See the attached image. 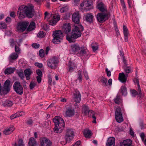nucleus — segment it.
Instances as JSON below:
<instances>
[{
    "label": "nucleus",
    "mask_w": 146,
    "mask_h": 146,
    "mask_svg": "<svg viewBox=\"0 0 146 146\" xmlns=\"http://www.w3.org/2000/svg\"><path fill=\"white\" fill-rule=\"evenodd\" d=\"M34 13V9L32 6H27L22 5L20 7L17 11V16L20 19L25 17V15L28 17H32Z\"/></svg>",
    "instance_id": "1"
},
{
    "label": "nucleus",
    "mask_w": 146,
    "mask_h": 146,
    "mask_svg": "<svg viewBox=\"0 0 146 146\" xmlns=\"http://www.w3.org/2000/svg\"><path fill=\"white\" fill-rule=\"evenodd\" d=\"M53 122L55 125L54 128V132L57 133H61L65 125L63 119L59 116H56L54 118Z\"/></svg>",
    "instance_id": "2"
},
{
    "label": "nucleus",
    "mask_w": 146,
    "mask_h": 146,
    "mask_svg": "<svg viewBox=\"0 0 146 146\" xmlns=\"http://www.w3.org/2000/svg\"><path fill=\"white\" fill-rule=\"evenodd\" d=\"M46 19H47V21H48L50 25H54L60 20V16L56 14L53 16L52 14L46 12Z\"/></svg>",
    "instance_id": "3"
},
{
    "label": "nucleus",
    "mask_w": 146,
    "mask_h": 146,
    "mask_svg": "<svg viewBox=\"0 0 146 146\" xmlns=\"http://www.w3.org/2000/svg\"><path fill=\"white\" fill-rule=\"evenodd\" d=\"M52 36L53 37L52 42L54 43L58 44L63 40V34L60 30H57L53 32Z\"/></svg>",
    "instance_id": "4"
},
{
    "label": "nucleus",
    "mask_w": 146,
    "mask_h": 146,
    "mask_svg": "<svg viewBox=\"0 0 146 146\" xmlns=\"http://www.w3.org/2000/svg\"><path fill=\"white\" fill-rule=\"evenodd\" d=\"M81 9L84 11H88L93 9L92 1L85 0L84 1L80 4Z\"/></svg>",
    "instance_id": "5"
},
{
    "label": "nucleus",
    "mask_w": 146,
    "mask_h": 146,
    "mask_svg": "<svg viewBox=\"0 0 146 146\" xmlns=\"http://www.w3.org/2000/svg\"><path fill=\"white\" fill-rule=\"evenodd\" d=\"M84 30L83 27L81 25H78L75 26L74 29L72 30V37L74 39L80 37L81 35V31Z\"/></svg>",
    "instance_id": "6"
},
{
    "label": "nucleus",
    "mask_w": 146,
    "mask_h": 146,
    "mask_svg": "<svg viewBox=\"0 0 146 146\" xmlns=\"http://www.w3.org/2000/svg\"><path fill=\"white\" fill-rule=\"evenodd\" d=\"M58 62V60L57 58L53 56L47 60V64L50 68L52 69H55L56 67Z\"/></svg>",
    "instance_id": "7"
},
{
    "label": "nucleus",
    "mask_w": 146,
    "mask_h": 146,
    "mask_svg": "<svg viewBox=\"0 0 146 146\" xmlns=\"http://www.w3.org/2000/svg\"><path fill=\"white\" fill-rule=\"evenodd\" d=\"M115 116L116 121L118 123L122 122L123 119L122 116L121 108L119 107L116 108Z\"/></svg>",
    "instance_id": "8"
},
{
    "label": "nucleus",
    "mask_w": 146,
    "mask_h": 146,
    "mask_svg": "<svg viewBox=\"0 0 146 146\" xmlns=\"http://www.w3.org/2000/svg\"><path fill=\"white\" fill-rule=\"evenodd\" d=\"M29 24V23L26 22H22L18 23L17 27V31L18 32L24 31L27 28Z\"/></svg>",
    "instance_id": "9"
},
{
    "label": "nucleus",
    "mask_w": 146,
    "mask_h": 146,
    "mask_svg": "<svg viewBox=\"0 0 146 146\" xmlns=\"http://www.w3.org/2000/svg\"><path fill=\"white\" fill-rule=\"evenodd\" d=\"M13 87L15 91L17 94L20 95H21L23 94V88L19 82H15L13 84Z\"/></svg>",
    "instance_id": "10"
},
{
    "label": "nucleus",
    "mask_w": 146,
    "mask_h": 146,
    "mask_svg": "<svg viewBox=\"0 0 146 146\" xmlns=\"http://www.w3.org/2000/svg\"><path fill=\"white\" fill-rule=\"evenodd\" d=\"M108 13H98L97 15L98 21L100 23L104 22L108 19Z\"/></svg>",
    "instance_id": "11"
},
{
    "label": "nucleus",
    "mask_w": 146,
    "mask_h": 146,
    "mask_svg": "<svg viewBox=\"0 0 146 146\" xmlns=\"http://www.w3.org/2000/svg\"><path fill=\"white\" fill-rule=\"evenodd\" d=\"M74 136L73 131L71 129H67L66 130L65 138L66 142H69L73 139Z\"/></svg>",
    "instance_id": "12"
},
{
    "label": "nucleus",
    "mask_w": 146,
    "mask_h": 146,
    "mask_svg": "<svg viewBox=\"0 0 146 146\" xmlns=\"http://www.w3.org/2000/svg\"><path fill=\"white\" fill-rule=\"evenodd\" d=\"M73 100L76 103H79L81 100V95L78 90H75L73 96Z\"/></svg>",
    "instance_id": "13"
},
{
    "label": "nucleus",
    "mask_w": 146,
    "mask_h": 146,
    "mask_svg": "<svg viewBox=\"0 0 146 146\" xmlns=\"http://www.w3.org/2000/svg\"><path fill=\"white\" fill-rule=\"evenodd\" d=\"M80 17L78 12H75L72 15V21L78 24L80 22Z\"/></svg>",
    "instance_id": "14"
},
{
    "label": "nucleus",
    "mask_w": 146,
    "mask_h": 146,
    "mask_svg": "<svg viewBox=\"0 0 146 146\" xmlns=\"http://www.w3.org/2000/svg\"><path fill=\"white\" fill-rule=\"evenodd\" d=\"M65 116L70 117L73 116L75 114V111L74 108L71 107L68 108L65 113Z\"/></svg>",
    "instance_id": "15"
},
{
    "label": "nucleus",
    "mask_w": 146,
    "mask_h": 146,
    "mask_svg": "<svg viewBox=\"0 0 146 146\" xmlns=\"http://www.w3.org/2000/svg\"><path fill=\"white\" fill-rule=\"evenodd\" d=\"M80 49V46L77 43L73 44L71 46V50L72 53L73 54L79 53Z\"/></svg>",
    "instance_id": "16"
},
{
    "label": "nucleus",
    "mask_w": 146,
    "mask_h": 146,
    "mask_svg": "<svg viewBox=\"0 0 146 146\" xmlns=\"http://www.w3.org/2000/svg\"><path fill=\"white\" fill-rule=\"evenodd\" d=\"M84 17L85 20L87 22L91 23L93 21L94 16L93 14L92 13H87L85 15Z\"/></svg>",
    "instance_id": "17"
},
{
    "label": "nucleus",
    "mask_w": 146,
    "mask_h": 146,
    "mask_svg": "<svg viewBox=\"0 0 146 146\" xmlns=\"http://www.w3.org/2000/svg\"><path fill=\"white\" fill-rule=\"evenodd\" d=\"M128 76V74H125L123 72L120 73L119 74L118 78L122 83H125L127 81Z\"/></svg>",
    "instance_id": "18"
},
{
    "label": "nucleus",
    "mask_w": 146,
    "mask_h": 146,
    "mask_svg": "<svg viewBox=\"0 0 146 146\" xmlns=\"http://www.w3.org/2000/svg\"><path fill=\"white\" fill-rule=\"evenodd\" d=\"M97 8L101 11L104 13H108L106 7L102 3H100L98 4Z\"/></svg>",
    "instance_id": "19"
},
{
    "label": "nucleus",
    "mask_w": 146,
    "mask_h": 146,
    "mask_svg": "<svg viewBox=\"0 0 146 146\" xmlns=\"http://www.w3.org/2000/svg\"><path fill=\"white\" fill-rule=\"evenodd\" d=\"M24 73L26 80H29L31 78L30 76L33 74V71L31 69L28 68L25 70Z\"/></svg>",
    "instance_id": "20"
},
{
    "label": "nucleus",
    "mask_w": 146,
    "mask_h": 146,
    "mask_svg": "<svg viewBox=\"0 0 146 146\" xmlns=\"http://www.w3.org/2000/svg\"><path fill=\"white\" fill-rule=\"evenodd\" d=\"M15 128L13 125H10L9 127L5 129L3 131V133L5 135H7L11 133L14 131Z\"/></svg>",
    "instance_id": "21"
},
{
    "label": "nucleus",
    "mask_w": 146,
    "mask_h": 146,
    "mask_svg": "<svg viewBox=\"0 0 146 146\" xmlns=\"http://www.w3.org/2000/svg\"><path fill=\"white\" fill-rule=\"evenodd\" d=\"M115 139L113 137H109L107 143V146H114Z\"/></svg>",
    "instance_id": "22"
},
{
    "label": "nucleus",
    "mask_w": 146,
    "mask_h": 146,
    "mask_svg": "<svg viewBox=\"0 0 146 146\" xmlns=\"http://www.w3.org/2000/svg\"><path fill=\"white\" fill-rule=\"evenodd\" d=\"M63 29L65 33L67 35L70 32L71 27L69 24H65L63 25Z\"/></svg>",
    "instance_id": "23"
},
{
    "label": "nucleus",
    "mask_w": 146,
    "mask_h": 146,
    "mask_svg": "<svg viewBox=\"0 0 146 146\" xmlns=\"http://www.w3.org/2000/svg\"><path fill=\"white\" fill-rule=\"evenodd\" d=\"M11 86L10 81L9 80H7L5 82L3 86V88L5 91L8 92L10 90Z\"/></svg>",
    "instance_id": "24"
},
{
    "label": "nucleus",
    "mask_w": 146,
    "mask_h": 146,
    "mask_svg": "<svg viewBox=\"0 0 146 146\" xmlns=\"http://www.w3.org/2000/svg\"><path fill=\"white\" fill-rule=\"evenodd\" d=\"M37 141L33 137H31L29 139L28 142L29 146H36Z\"/></svg>",
    "instance_id": "25"
},
{
    "label": "nucleus",
    "mask_w": 146,
    "mask_h": 146,
    "mask_svg": "<svg viewBox=\"0 0 146 146\" xmlns=\"http://www.w3.org/2000/svg\"><path fill=\"white\" fill-rule=\"evenodd\" d=\"M131 144V141L128 139L124 140L121 143L122 146H130Z\"/></svg>",
    "instance_id": "26"
},
{
    "label": "nucleus",
    "mask_w": 146,
    "mask_h": 146,
    "mask_svg": "<svg viewBox=\"0 0 146 146\" xmlns=\"http://www.w3.org/2000/svg\"><path fill=\"white\" fill-rule=\"evenodd\" d=\"M84 136L86 138H90L92 134V131L88 129L85 130L83 133Z\"/></svg>",
    "instance_id": "27"
},
{
    "label": "nucleus",
    "mask_w": 146,
    "mask_h": 146,
    "mask_svg": "<svg viewBox=\"0 0 146 146\" xmlns=\"http://www.w3.org/2000/svg\"><path fill=\"white\" fill-rule=\"evenodd\" d=\"M15 70V68H8L5 71V73L6 74H9L13 73Z\"/></svg>",
    "instance_id": "28"
},
{
    "label": "nucleus",
    "mask_w": 146,
    "mask_h": 146,
    "mask_svg": "<svg viewBox=\"0 0 146 146\" xmlns=\"http://www.w3.org/2000/svg\"><path fill=\"white\" fill-rule=\"evenodd\" d=\"M18 58V55L17 53L14 52L11 54L9 57V59L10 61L12 60L16 59Z\"/></svg>",
    "instance_id": "29"
},
{
    "label": "nucleus",
    "mask_w": 146,
    "mask_h": 146,
    "mask_svg": "<svg viewBox=\"0 0 146 146\" xmlns=\"http://www.w3.org/2000/svg\"><path fill=\"white\" fill-rule=\"evenodd\" d=\"M68 66L69 67V71L70 72H72L73 70L74 69L76 68L75 64L71 62H69Z\"/></svg>",
    "instance_id": "30"
},
{
    "label": "nucleus",
    "mask_w": 146,
    "mask_h": 146,
    "mask_svg": "<svg viewBox=\"0 0 146 146\" xmlns=\"http://www.w3.org/2000/svg\"><path fill=\"white\" fill-rule=\"evenodd\" d=\"M40 146H46V137H44L40 138Z\"/></svg>",
    "instance_id": "31"
},
{
    "label": "nucleus",
    "mask_w": 146,
    "mask_h": 146,
    "mask_svg": "<svg viewBox=\"0 0 146 146\" xmlns=\"http://www.w3.org/2000/svg\"><path fill=\"white\" fill-rule=\"evenodd\" d=\"M102 85L103 86L106 87L108 86L107 79L104 77H102L100 80Z\"/></svg>",
    "instance_id": "32"
},
{
    "label": "nucleus",
    "mask_w": 146,
    "mask_h": 146,
    "mask_svg": "<svg viewBox=\"0 0 146 146\" xmlns=\"http://www.w3.org/2000/svg\"><path fill=\"white\" fill-rule=\"evenodd\" d=\"M123 68L125 71L126 73V74H128L129 73H131L132 72V69H131L130 66H124Z\"/></svg>",
    "instance_id": "33"
},
{
    "label": "nucleus",
    "mask_w": 146,
    "mask_h": 146,
    "mask_svg": "<svg viewBox=\"0 0 146 146\" xmlns=\"http://www.w3.org/2000/svg\"><path fill=\"white\" fill-rule=\"evenodd\" d=\"M35 24L34 22H31L27 29L28 31H31L33 30L35 27Z\"/></svg>",
    "instance_id": "34"
},
{
    "label": "nucleus",
    "mask_w": 146,
    "mask_h": 146,
    "mask_svg": "<svg viewBox=\"0 0 146 146\" xmlns=\"http://www.w3.org/2000/svg\"><path fill=\"white\" fill-rule=\"evenodd\" d=\"M121 92L123 95L125 96L127 94V92L126 87L125 86H122L121 88Z\"/></svg>",
    "instance_id": "35"
},
{
    "label": "nucleus",
    "mask_w": 146,
    "mask_h": 146,
    "mask_svg": "<svg viewBox=\"0 0 146 146\" xmlns=\"http://www.w3.org/2000/svg\"><path fill=\"white\" fill-rule=\"evenodd\" d=\"M83 111L85 115L88 114L90 111L88 107L85 105L84 106L83 108Z\"/></svg>",
    "instance_id": "36"
},
{
    "label": "nucleus",
    "mask_w": 146,
    "mask_h": 146,
    "mask_svg": "<svg viewBox=\"0 0 146 146\" xmlns=\"http://www.w3.org/2000/svg\"><path fill=\"white\" fill-rule=\"evenodd\" d=\"M3 105L4 106H11L13 105V103L11 101L6 100L3 103Z\"/></svg>",
    "instance_id": "37"
},
{
    "label": "nucleus",
    "mask_w": 146,
    "mask_h": 146,
    "mask_svg": "<svg viewBox=\"0 0 146 146\" xmlns=\"http://www.w3.org/2000/svg\"><path fill=\"white\" fill-rule=\"evenodd\" d=\"M115 102L117 104H119L121 102V100L120 96H117L114 100Z\"/></svg>",
    "instance_id": "38"
},
{
    "label": "nucleus",
    "mask_w": 146,
    "mask_h": 146,
    "mask_svg": "<svg viewBox=\"0 0 146 146\" xmlns=\"http://www.w3.org/2000/svg\"><path fill=\"white\" fill-rule=\"evenodd\" d=\"M20 46V44L18 43L17 44L15 45V51L18 54L20 53L21 49L19 47Z\"/></svg>",
    "instance_id": "39"
},
{
    "label": "nucleus",
    "mask_w": 146,
    "mask_h": 146,
    "mask_svg": "<svg viewBox=\"0 0 146 146\" xmlns=\"http://www.w3.org/2000/svg\"><path fill=\"white\" fill-rule=\"evenodd\" d=\"M92 48L93 51H96L98 49V45L95 42L93 43L92 44Z\"/></svg>",
    "instance_id": "40"
},
{
    "label": "nucleus",
    "mask_w": 146,
    "mask_h": 146,
    "mask_svg": "<svg viewBox=\"0 0 146 146\" xmlns=\"http://www.w3.org/2000/svg\"><path fill=\"white\" fill-rule=\"evenodd\" d=\"M79 52L80 54L82 55L85 54L86 53V50L83 46L80 47V49Z\"/></svg>",
    "instance_id": "41"
},
{
    "label": "nucleus",
    "mask_w": 146,
    "mask_h": 146,
    "mask_svg": "<svg viewBox=\"0 0 146 146\" xmlns=\"http://www.w3.org/2000/svg\"><path fill=\"white\" fill-rule=\"evenodd\" d=\"M72 34L71 35H68L67 34L66 36V39L70 42H73V39L74 38L72 37Z\"/></svg>",
    "instance_id": "42"
},
{
    "label": "nucleus",
    "mask_w": 146,
    "mask_h": 146,
    "mask_svg": "<svg viewBox=\"0 0 146 146\" xmlns=\"http://www.w3.org/2000/svg\"><path fill=\"white\" fill-rule=\"evenodd\" d=\"M82 72L79 70L78 71V78L77 80H79L80 82H81L82 80V77L81 74Z\"/></svg>",
    "instance_id": "43"
},
{
    "label": "nucleus",
    "mask_w": 146,
    "mask_h": 146,
    "mask_svg": "<svg viewBox=\"0 0 146 146\" xmlns=\"http://www.w3.org/2000/svg\"><path fill=\"white\" fill-rule=\"evenodd\" d=\"M23 140L21 139H19L18 141V144H17L16 143L15 144L14 146H23Z\"/></svg>",
    "instance_id": "44"
},
{
    "label": "nucleus",
    "mask_w": 146,
    "mask_h": 146,
    "mask_svg": "<svg viewBox=\"0 0 146 146\" xmlns=\"http://www.w3.org/2000/svg\"><path fill=\"white\" fill-rule=\"evenodd\" d=\"M9 43H10V46L12 47L13 48L14 46L16 45L15 44L16 41L14 40V39L13 38H11L9 39Z\"/></svg>",
    "instance_id": "45"
},
{
    "label": "nucleus",
    "mask_w": 146,
    "mask_h": 146,
    "mask_svg": "<svg viewBox=\"0 0 146 146\" xmlns=\"http://www.w3.org/2000/svg\"><path fill=\"white\" fill-rule=\"evenodd\" d=\"M36 82L32 81L31 82L29 85V88L30 89H32L36 85Z\"/></svg>",
    "instance_id": "46"
},
{
    "label": "nucleus",
    "mask_w": 146,
    "mask_h": 146,
    "mask_svg": "<svg viewBox=\"0 0 146 146\" xmlns=\"http://www.w3.org/2000/svg\"><path fill=\"white\" fill-rule=\"evenodd\" d=\"M44 36V34L43 31L39 32L37 35V37L41 38L43 37Z\"/></svg>",
    "instance_id": "47"
},
{
    "label": "nucleus",
    "mask_w": 146,
    "mask_h": 146,
    "mask_svg": "<svg viewBox=\"0 0 146 146\" xmlns=\"http://www.w3.org/2000/svg\"><path fill=\"white\" fill-rule=\"evenodd\" d=\"M68 9V7L66 6L61 8L60 9V11L62 13H63L67 11Z\"/></svg>",
    "instance_id": "48"
},
{
    "label": "nucleus",
    "mask_w": 146,
    "mask_h": 146,
    "mask_svg": "<svg viewBox=\"0 0 146 146\" xmlns=\"http://www.w3.org/2000/svg\"><path fill=\"white\" fill-rule=\"evenodd\" d=\"M7 27L6 24L4 22L0 23V29H4Z\"/></svg>",
    "instance_id": "49"
},
{
    "label": "nucleus",
    "mask_w": 146,
    "mask_h": 146,
    "mask_svg": "<svg viewBox=\"0 0 146 146\" xmlns=\"http://www.w3.org/2000/svg\"><path fill=\"white\" fill-rule=\"evenodd\" d=\"M52 141L48 139H46V146H52Z\"/></svg>",
    "instance_id": "50"
},
{
    "label": "nucleus",
    "mask_w": 146,
    "mask_h": 146,
    "mask_svg": "<svg viewBox=\"0 0 146 146\" xmlns=\"http://www.w3.org/2000/svg\"><path fill=\"white\" fill-rule=\"evenodd\" d=\"M39 54L40 56L42 58L43 57L44 55V52L42 49H41L39 51Z\"/></svg>",
    "instance_id": "51"
},
{
    "label": "nucleus",
    "mask_w": 146,
    "mask_h": 146,
    "mask_svg": "<svg viewBox=\"0 0 146 146\" xmlns=\"http://www.w3.org/2000/svg\"><path fill=\"white\" fill-rule=\"evenodd\" d=\"M129 8H131L133 7V1L132 0H127Z\"/></svg>",
    "instance_id": "52"
},
{
    "label": "nucleus",
    "mask_w": 146,
    "mask_h": 146,
    "mask_svg": "<svg viewBox=\"0 0 146 146\" xmlns=\"http://www.w3.org/2000/svg\"><path fill=\"white\" fill-rule=\"evenodd\" d=\"M122 6L124 10H125L126 9V7L124 0H120Z\"/></svg>",
    "instance_id": "53"
},
{
    "label": "nucleus",
    "mask_w": 146,
    "mask_h": 146,
    "mask_svg": "<svg viewBox=\"0 0 146 146\" xmlns=\"http://www.w3.org/2000/svg\"><path fill=\"white\" fill-rule=\"evenodd\" d=\"M32 46L34 48H37L40 46V44L38 43H34L32 44Z\"/></svg>",
    "instance_id": "54"
},
{
    "label": "nucleus",
    "mask_w": 146,
    "mask_h": 146,
    "mask_svg": "<svg viewBox=\"0 0 146 146\" xmlns=\"http://www.w3.org/2000/svg\"><path fill=\"white\" fill-rule=\"evenodd\" d=\"M132 96L135 97L137 94V92L135 90H133L131 91Z\"/></svg>",
    "instance_id": "55"
},
{
    "label": "nucleus",
    "mask_w": 146,
    "mask_h": 146,
    "mask_svg": "<svg viewBox=\"0 0 146 146\" xmlns=\"http://www.w3.org/2000/svg\"><path fill=\"white\" fill-rule=\"evenodd\" d=\"M18 74L19 76L22 79H23L24 78V76L23 73L22 72H18Z\"/></svg>",
    "instance_id": "56"
},
{
    "label": "nucleus",
    "mask_w": 146,
    "mask_h": 146,
    "mask_svg": "<svg viewBox=\"0 0 146 146\" xmlns=\"http://www.w3.org/2000/svg\"><path fill=\"white\" fill-rule=\"evenodd\" d=\"M36 73L38 76H42V72L41 71L40 69L37 70L36 71Z\"/></svg>",
    "instance_id": "57"
},
{
    "label": "nucleus",
    "mask_w": 146,
    "mask_h": 146,
    "mask_svg": "<svg viewBox=\"0 0 146 146\" xmlns=\"http://www.w3.org/2000/svg\"><path fill=\"white\" fill-rule=\"evenodd\" d=\"M18 113H17L14 114L11 116L10 118L11 119H13L17 117H18L17 115Z\"/></svg>",
    "instance_id": "58"
},
{
    "label": "nucleus",
    "mask_w": 146,
    "mask_h": 146,
    "mask_svg": "<svg viewBox=\"0 0 146 146\" xmlns=\"http://www.w3.org/2000/svg\"><path fill=\"white\" fill-rule=\"evenodd\" d=\"M35 65L39 68H42V67L43 65L42 63H39L38 62H35Z\"/></svg>",
    "instance_id": "59"
},
{
    "label": "nucleus",
    "mask_w": 146,
    "mask_h": 146,
    "mask_svg": "<svg viewBox=\"0 0 146 146\" xmlns=\"http://www.w3.org/2000/svg\"><path fill=\"white\" fill-rule=\"evenodd\" d=\"M48 83L49 85H51L52 84V81L51 76L50 75H48Z\"/></svg>",
    "instance_id": "60"
},
{
    "label": "nucleus",
    "mask_w": 146,
    "mask_h": 146,
    "mask_svg": "<svg viewBox=\"0 0 146 146\" xmlns=\"http://www.w3.org/2000/svg\"><path fill=\"white\" fill-rule=\"evenodd\" d=\"M106 71L108 76L110 77L111 76V72L110 71L108 70V68H106Z\"/></svg>",
    "instance_id": "61"
},
{
    "label": "nucleus",
    "mask_w": 146,
    "mask_h": 146,
    "mask_svg": "<svg viewBox=\"0 0 146 146\" xmlns=\"http://www.w3.org/2000/svg\"><path fill=\"white\" fill-rule=\"evenodd\" d=\"M27 123L29 126H31L33 123V121L31 119H29L27 120Z\"/></svg>",
    "instance_id": "62"
},
{
    "label": "nucleus",
    "mask_w": 146,
    "mask_h": 146,
    "mask_svg": "<svg viewBox=\"0 0 146 146\" xmlns=\"http://www.w3.org/2000/svg\"><path fill=\"white\" fill-rule=\"evenodd\" d=\"M138 89L137 90L138 92L139 95L140 97H141V95H142L141 90V89L140 88V86H138Z\"/></svg>",
    "instance_id": "63"
},
{
    "label": "nucleus",
    "mask_w": 146,
    "mask_h": 146,
    "mask_svg": "<svg viewBox=\"0 0 146 146\" xmlns=\"http://www.w3.org/2000/svg\"><path fill=\"white\" fill-rule=\"evenodd\" d=\"M5 20L7 23H9L11 21V19L9 17H7L5 19Z\"/></svg>",
    "instance_id": "64"
}]
</instances>
